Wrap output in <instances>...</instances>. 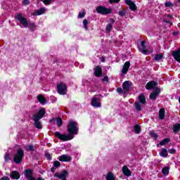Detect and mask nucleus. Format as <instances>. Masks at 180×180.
I'll return each instance as SVG.
<instances>
[{"mask_svg": "<svg viewBox=\"0 0 180 180\" xmlns=\"http://www.w3.org/2000/svg\"><path fill=\"white\" fill-rule=\"evenodd\" d=\"M37 99H38L39 102L41 103V105H45L46 98H44V96L43 95H39L37 96Z\"/></svg>", "mask_w": 180, "mask_h": 180, "instance_id": "26", "label": "nucleus"}, {"mask_svg": "<svg viewBox=\"0 0 180 180\" xmlns=\"http://www.w3.org/2000/svg\"><path fill=\"white\" fill-rule=\"evenodd\" d=\"M44 115H46V110H44V108H41L37 114L33 115L32 119L37 129H41V123L39 121L44 116Z\"/></svg>", "mask_w": 180, "mask_h": 180, "instance_id": "1", "label": "nucleus"}, {"mask_svg": "<svg viewBox=\"0 0 180 180\" xmlns=\"http://www.w3.org/2000/svg\"><path fill=\"white\" fill-rule=\"evenodd\" d=\"M55 136H56V137H58V139H59V140H61L62 141H68L72 140V139H74V136H72L71 134H61L58 131H56L55 133Z\"/></svg>", "mask_w": 180, "mask_h": 180, "instance_id": "3", "label": "nucleus"}, {"mask_svg": "<svg viewBox=\"0 0 180 180\" xmlns=\"http://www.w3.org/2000/svg\"><path fill=\"white\" fill-rule=\"evenodd\" d=\"M53 165H54V167H56L57 168L61 165V163H60V162H58V161H55L53 162Z\"/></svg>", "mask_w": 180, "mask_h": 180, "instance_id": "41", "label": "nucleus"}, {"mask_svg": "<svg viewBox=\"0 0 180 180\" xmlns=\"http://www.w3.org/2000/svg\"><path fill=\"white\" fill-rule=\"evenodd\" d=\"M176 151V150H175V149H174V148H172V149L169 150V154H175Z\"/></svg>", "mask_w": 180, "mask_h": 180, "instance_id": "45", "label": "nucleus"}, {"mask_svg": "<svg viewBox=\"0 0 180 180\" xmlns=\"http://www.w3.org/2000/svg\"><path fill=\"white\" fill-rule=\"evenodd\" d=\"M94 75L98 77L102 76V68L101 66L98 65L94 68Z\"/></svg>", "mask_w": 180, "mask_h": 180, "instance_id": "17", "label": "nucleus"}, {"mask_svg": "<svg viewBox=\"0 0 180 180\" xmlns=\"http://www.w3.org/2000/svg\"><path fill=\"white\" fill-rule=\"evenodd\" d=\"M85 16V12H82V13H79V15H78V18L79 19H82V18H84Z\"/></svg>", "mask_w": 180, "mask_h": 180, "instance_id": "40", "label": "nucleus"}, {"mask_svg": "<svg viewBox=\"0 0 180 180\" xmlns=\"http://www.w3.org/2000/svg\"><path fill=\"white\" fill-rule=\"evenodd\" d=\"M139 102L140 103H141L142 105H145L146 103V96H144V95L141 94L139 96Z\"/></svg>", "mask_w": 180, "mask_h": 180, "instance_id": "28", "label": "nucleus"}, {"mask_svg": "<svg viewBox=\"0 0 180 180\" xmlns=\"http://www.w3.org/2000/svg\"><path fill=\"white\" fill-rule=\"evenodd\" d=\"M118 13L120 16H124V15H126V12L123 10L120 11Z\"/></svg>", "mask_w": 180, "mask_h": 180, "instance_id": "42", "label": "nucleus"}, {"mask_svg": "<svg viewBox=\"0 0 180 180\" xmlns=\"http://www.w3.org/2000/svg\"><path fill=\"white\" fill-rule=\"evenodd\" d=\"M134 106H135L136 110H138V111L141 110V105H140V103L135 102Z\"/></svg>", "mask_w": 180, "mask_h": 180, "instance_id": "33", "label": "nucleus"}, {"mask_svg": "<svg viewBox=\"0 0 180 180\" xmlns=\"http://www.w3.org/2000/svg\"><path fill=\"white\" fill-rule=\"evenodd\" d=\"M45 157L47 158V160H51V155L49 153H46Z\"/></svg>", "mask_w": 180, "mask_h": 180, "instance_id": "47", "label": "nucleus"}, {"mask_svg": "<svg viewBox=\"0 0 180 180\" xmlns=\"http://www.w3.org/2000/svg\"><path fill=\"white\" fill-rule=\"evenodd\" d=\"M114 23H115V20H113L112 18L110 19V23H108L105 27V31L107 32V33H109L110 32V30H112V27Z\"/></svg>", "mask_w": 180, "mask_h": 180, "instance_id": "19", "label": "nucleus"}, {"mask_svg": "<svg viewBox=\"0 0 180 180\" xmlns=\"http://www.w3.org/2000/svg\"><path fill=\"white\" fill-rule=\"evenodd\" d=\"M44 12H46V8H41V9L35 11L34 15H35L36 16H39L40 15H43V13H44Z\"/></svg>", "mask_w": 180, "mask_h": 180, "instance_id": "25", "label": "nucleus"}, {"mask_svg": "<svg viewBox=\"0 0 180 180\" xmlns=\"http://www.w3.org/2000/svg\"><path fill=\"white\" fill-rule=\"evenodd\" d=\"M150 136L153 139H157V137H158L157 134H155V133H150Z\"/></svg>", "mask_w": 180, "mask_h": 180, "instance_id": "48", "label": "nucleus"}, {"mask_svg": "<svg viewBox=\"0 0 180 180\" xmlns=\"http://www.w3.org/2000/svg\"><path fill=\"white\" fill-rule=\"evenodd\" d=\"M170 141L169 139L167 138L163 139L160 142V146H165V144H168V143Z\"/></svg>", "mask_w": 180, "mask_h": 180, "instance_id": "30", "label": "nucleus"}, {"mask_svg": "<svg viewBox=\"0 0 180 180\" xmlns=\"http://www.w3.org/2000/svg\"><path fill=\"white\" fill-rule=\"evenodd\" d=\"M103 81H108V76H105L103 79Z\"/></svg>", "mask_w": 180, "mask_h": 180, "instance_id": "52", "label": "nucleus"}, {"mask_svg": "<svg viewBox=\"0 0 180 180\" xmlns=\"http://www.w3.org/2000/svg\"><path fill=\"white\" fill-rule=\"evenodd\" d=\"M96 11L98 13H101V15H109L112 13V8H107L103 6H99L96 7Z\"/></svg>", "mask_w": 180, "mask_h": 180, "instance_id": "5", "label": "nucleus"}, {"mask_svg": "<svg viewBox=\"0 0 180 180\" xmlns=\"http://www.w3.org/2000/svg\"><path fill=\"white\" fill-rule=\"evenodd\" d=\"M15 19L20 21V23H21L24 27H27V20L23 17L22 13H17L15 15Z\"/></svg>", "mask_w": 180, "mask_h": 180, "instance_id": "8", "label": "nucleus"}, {"mask_svg": "<svg viewBox=\"0 0 180 180\" xmlns=\"http://www.w3.org/2000/svg\"><path fill=\"white\" fill-rule=\"evenodd\" d=\"M106 180H115V176L112 173H108L106 176Z\"/></svg>", "mask_w": 180, "mask_h": 180, "instance_id": "31", "label": "nucleus"}, {"mask_svg": "<svg viewBox=\"0 0 180 180\" xmlns=\"http://www.w3.org/2000/svg\"><path fill=\"white\" fill-rule=\"evenodd\" d=\"M68 131L70 134H78V127H77V122L70 120L68 125Z\"/></svg>", "mask_w": 180, "mask_h": 180, "instance_id": "2", "label": "nucleus"}, {"mask_svg": "<svg viewBox=\"0 0 180 180\" xmlns=\"http://www.w3.org/2000/svg\"><path fill=\"white\" fill-rule=\"evenodd\" d=\"M117 91L118 92V94H124V92H123V89L122 88H118L117 89Z\"/></svg>", "mask_w": 180, "mask_h": 180, "instance_id": "46", "label": "nucleus"}, {"mask_svg": "<svg viewBox=\"0 0 180 180\" xmlns=\"http://www.w3.org/2000/svg\"><path fill=\"white\" fill-rule=\"evenodd\" d=\"M160 156L167 158L168 157V150L165 148H162V150L160 152Z\"/></svg>", "mask_w": 180, "mask_h": 180, "instance_id": "23", "label": "nucleus"}, {"mask_svg": "<svg viewBox=\"0 0 180 180\" xmlns=\"http://www.w3.org/2000/svg\"><path fill=\"white\" fill-rule=\"evenodd\" d=\"M164 117H165V110L162 108L159 111V119H160V120H163Z\"/></svg>", "mask_w": 180, "mask_h": 180, "instance_id": "24", "label": "nucleus"}, {"mask_svg": "<svg viewBox=\"0 0 180 180\" xmlns=\"http://www.w3.org/2000/svg\"><path fill=\"white\" fill-rule=\"evenodd\" d=\"M161 58H162V54H158L155 56V60L156 61H160V60H161Z\"/></svg>", "mask_w": 180, "mask_h": 180, "instance_id": "37", "label": "nucleus"}, {"mask_svg": "<svg viewBox=\"0 0 180 180\" xmlns=\"http://www.w3.org/2000/svg\"><path fill=\"white\" fill-rule=\"evenodd\" d=\"M22 4L23 5H29V4H30V1L29 0H23Z\"/></svg>", "mask_w": 180, "mask_h": 180, "instance_id": "44", "label": "nucleus"}, {"mask_svg": "<svg viewBox=\"0 0 180 180\" xmlns=\"http://www.w3.org/2000/svg\"><path fill=\"white\" fill-rule=\"evenodd\" d=\"M67 175H68V172L65 170L63 171L61 173H56L54 174V176H56V178H58L59 179H67L65 178H67Z\"/></svg>", "mask_w": 180, "mask_h": 180, "instance_id": "10", "label": "nucleus"}, {"mask_svg": "<svg viewBox=\"0 0 180 180\" xmlns=\"http://www.w3.org/2000/svg\"><path fill=\"white\" fill-rule=\"evenodd\" d=\"M91 105L94 108H101V98L98 96H94L91 99Z\"/></svg>", "mask_w": 180, "mask_h": 180, "instance_id": "9", "label": "nucleus"}, {"mask_svg": "<svg viewBox=\"0 0 180 180\" xmlns=\"http://www.w3.org/2000/svg\"><path fill=\"white\" fill-rule=\"evenodd\" d=\"M125 4L129 6L131 11H136L137 9V6L131 0H125Z\"/></svg>", "mask_w": 180, "mask_h": 180, "instance_id": "12", "label": "nucleus"}, {"mask_svg": "<svg viewBox=\"0 0 180 180\" xmlns=\"http://www.w3.org/2000/svg\"><path fill=\"white\" fill-rule=\"evenodd\" d=\"M162 173L163 174V175H168V174H169V167H164L162 170Z\"/></svg>", "mask_w": 180, "mask_h": 180, "instance_id": "29", "label": "nucleus"}, {"mask_svg": "<svg viewBox=\"0 0 180 180\" xmlns=\"http://www.w3.org/2000/svg\"><path fill=\"white\" fill-rule=\"evenodd\" d=\"M84 27L86 30H88V20H84L83 21Z\"/></svg>", "mask_w": 180, "mask_h": 180, "instance_id": "38", "label": "nucleus"}, {"mask_svg": "<svg viewBox=\"0 0 180 180\" xmlns=\"http://www.w3.org/2000/svg\"><path fill=\"white\" fill-rule=\"evenodd\" d=\"M172 55L173 56L174 60L178 63H180V49L177 51L172 52Z\"/></svg>", "mask_w": 180, "mask_h": 180, "instance_id": "16", "label": "nucleus"}, {"mask_svg": "<svg viewBox=\"0 0 180 180\" xmlns=\"http://www.w3.org/2000/svg\"><path fill=\"white\" fill-rule=\"evenodd\" d=\"M58 94L60 95H65L67 94V84L65 83H59L57 84Z\"/></svg>", "mask_w": 180, "mask_h": 180, "instance_id": "6", "label": "nucleus"}, {"mask_svg": "<svg viewBox=\"0 0 180 180\" xmlns=\"http://www.w3.org/2000/svg\"><path fill=\"white\" fill-rule=\"evenodd\" d=\"M25 175L27 180H34V177H33V171H32V169L25 170Z\"/></svg>", "mask_w": 180, "mask_h": 180, "instance_id": "11", "label": "nucleus"}, {"mask_svg": "<svg viewBox=\"0 0 180 180\" xmlns=\"http://www.w3.org/2000/svg\"><path fill=\"white\" fill-rule=\"evenodd\" d=\"M27 151H34V146L33 145H29L25 146Z\"/></svg>", "mask_w": 180, "mask_h": 180, "instance_id": "32", "label": "nucleus"}, {"mask_svg": "<svg viewBox=\"0 0 180 180\" xmlns=\"http://www.w3.org/2000/svg\"><path fill=\"white\" fill-rule=\"evenodd\" d=\"M179 2H180V0H179Z\"/></svg>", "mask_w": 180, "mask_h": 180, "instance_id": "54", "label": "nucleus"}, {"mask_svg": "<svg viewBox=\"0 0 180 180\" xmlns=\"http://www.w3.org/2000/svg\"><path fill=\"white\" fill-rule=\"evenodd\" d=\"M122 172H123L124 175H125L126 176H131V172L130 171V169H129V167L127 166H124L122 167Z\"/></svg>", "mask_w": 180, "mask_h": 180, "instance_id": "21", "label": "nucleus"}, {"mask_svg": "<svg viewBox=\"0 0 180 180\" xmlns=\"http://www.w3.org/2000/svg\"><path fill=\"white\" fill-rule=\"evenodd\" d=\"M129 68H130V62L127 61L123 65L122 73L124 75L127 74V72L129 71Z\"/></svg>", "mask_w": 180, "mask_h": 180, "instance_id": "14", "label": "nucleus"}, {"mask_svg": "<svg viewBox=\"0 0 180 180\" xmlns=\"http://www.w3.org/2000/svg\"><path fill=\"white\" fill-rule=\"evenodd\" d=\"M72 158L68 155H62L59 157V161L67 162L71 161Z\"/></svg>", "mask_w": 180, "mask_h": 180, "instance_id": "18", "label": "nucleus"}, {"mask_svg": "<svg viewBox=\"0 0 180 180\" xmlns=\"http://www.w3.org/2000/svg\"><path fill=\"white\" fill-rule=\"evenodd\" d=\"M0 180H11V179L8 177H7V176H4Z\"/></svg>", "mask_w": 180, "mask_h": 180, "instance_id": "50", "label": "nucleus"}, {"mask_svg": "<svg viewBox=\"0 0 180 180\" xmlns=\"http://www.w3.org/2000/svg\"><path fill=\"white\" fill-rule=\"evenodd\" d=\"M165 6L166 8H172V6H174V5L172 4V3H171V1H167L165 4Z\"/></svg>", "mask_w": 180, "mask_h": 180, "instance_id": "36", "label": "nucleus"}, {"mask_svg": "<svg viewBox=\"0 0 180 180\" xmlns=\"http://www.w3.org/2000/svg\"><path fill=\"white\" fill-rule=\"evenodd\" d=\"M56 124L58 126V127H61L63 125V120H61V118H57Z\"/></svg>", "mask_w": 180, "mask_h": 180, "instance_id": "34", "label": "nucleus"}, {"mask_svg": "<svg viewBox=\"0 0 180 180\" xmlns=\"http://www.w3.org/2000/svg\"><path fill=\"white\" fill-rule=\"evenodd\" d=\"M139 51L143 54H145V56H147L153 53V49H147V48L146 47V41H142L141 42V47L139 49Z\"/></svg>", "mask_w": 180, "mask_h": 180, "instance_id": "7", "label": "nucleus"}, {"mask_svg": "<svg viewBox=\"0 0 180 180\" xmlns=\"http://www.w3.org/2000/svg\"><path fill=\"white\" fill-rule=\"evenodd\" d=\"M10 176L12 179H19V178H20V174L18 171H13Z\"/></svg>", "mask_w": 180, "mask_h": 180, "instance_id": "22", "label": "nucleus"}, {"mask_svg": "<svg viewBox=\"0 0 180 180\" xmlns=\"http://www.w3.org/2000/svg\"><path fill=\"white\" fill-rule=\"evenodd\" d=\"M101 61L102 63H105V57H101Z\"/></svg>", "mask_w": 180, "mask_h": 180, "instance_id": "51", "label": "nucleus"}, {"mask_svg": "<svg viewBox=\"0 0 180 180\" xmlns=\"http://www.w3.org/2000/svg\"><path fill=\"white\" fill-rule=\"evenodd\" d=\"M160 89H155L149 96L150 99L151 101H155L157 96H158V94H160Z\"/></svg>", "mask_w": 180, "mask_h": 180, "instance_id": "13", "label": "nucleus"}, {"mask_svg": "<svg viewBox=\"0 0 180 180\" xmlns=\"http://www.w3.org/2000/svg\"><path fill=\"white\" fill-rule=\"evenodd\" d=\"M28 27L31 30H34V29L36 27V25H34V22H30L28 25Z\"/></svg>", "mask_w": 180, "mask_h": 180, "instance_id": "35", "label": "nucleus"}, {"mask_svg": "<svg viewBox=\"0 0 180 180\" xmlns=\"http://www.w3.org/2000/svg\"><path fill=\"white\" fill-rule=\"evenodd\" d=\"M173 131L174 133H178V131H180V124H176L173 126Z\"/></svg>", "mask_w": 180, "mask_h": 180, "instance_id": "27", "label": "nucleus"}, {"mask_svg": "<svg viewBox=\"0 0 180 180\" xmlns=\"http://www.w3.org/2000/svg\"><path fill=\"white\" fill-rule=\"evenodd\" d=\"M4 159L6 160V161H9V160H10L9 155H8V154L5 155Z\"/></svg>", "mask_w": 180, "mask_h": 180, "instance_id": "49", "label": "nucleus"}, {"mask_svg": "<svg viewBox=\"0 0 180 180\" xmlns=\"http://www.w3.org/2000/svg\"><path fill=\"white\" fill-rule=\"evenodd\" d=\"M131 85H132L131 82L125 81L122 84V88H123L124 91H126L127 92V91H129V89H130V87L131 86Z\"/></svg>", "mask_w": 180, "mask_h": 180, "instance_id": "15", "label": "nucleus"}, {"mask_svg": "<svg viewBox=\"0 0 180 180\" xmlns=\"http://www.w3.org/2000/svg\"><path fill=\"white\" fill-rule=\"evenodd\" d=\"M134 130H135V133H136V134H139V133H140V126L136 125L134 127Z\"/></svg>", "mask_w": 180, "mask_h": 180, "instance_id": "39", "label": "nucleus"}, {"mask_svg": "<svg viewBox=\"0 0 180 180\" xmlns=\"http://www.w3.org/2000/svg\"><path fill=\"white\" fill-rule=\"evenodd\" d=\"M25 155V153L23 152V150L18 149L14 155V162L15 164H20L22 162V160H23V157Z\"/></svg>", "mask_w": 180, "mask_h": 180, "instance_id": "4", "label": "nucleus"}, {"mask_svg": "<svg viewBox=\"0 0 180 180\" xmlns=\"http://www.w3.org/2000/svg\"><path fill=\"white\" fill-rule=\"evenodd\" d=\"M169 18H171V15H169Z\"/></svg>", "mask_w": 180, "mask_h": 180, "instance_id": "53", "label": "nucleus"}, {"mask_svg": "<svg viewBox=\"0 0 180 180\" xmlns=\"http://www.w3.org/2000/svg\"><path fill=\"white\" fill-rule=\"evenodd\" d=\"M155 86H157V82L151 81L147 83L146 88V89H153V88H155Z\"/></svg>", "mask_w": 180, "mask_h": 180, "instance_id": "20", "label": "nucleus"}, {"mask_svg": "<svg viewBox=\"0 0 180 180\" xmlns=\"http://www.w3.org/2000/svg\"><path fill=\"white\" fill-rule=\"evenodd\" d=\"M120 0H109L110 4H119Z\"/></svg>", "mask_w": 180, "mask_h": 180, "instance_id": "43", "label": "nucleus"}]
</instances>
